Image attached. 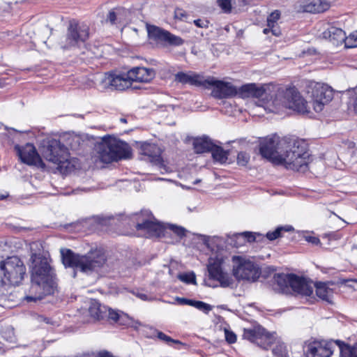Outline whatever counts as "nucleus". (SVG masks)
Instances as JSON below:
<instances>
[{
    "mask_svg": "<svg viewBox=\"0 0 357 357\" xmlns=\"http://www.w3.org/2000/svg\"><path fill=\"white\" fill-rule=\"evenodd\" d=\"M337 347V340H314V357H331Z\"/></svg>",
    "mask_w": 357,
    "mask_h": 357,
    "instance_id": "23",
    "label": "nucleus"
},
{
    "mask_svg": "<svg viewBox=\"0 0 357 357\" xmlns=\"http://www.w3.org/2000/svg\"><path fill=\"white\" fill-rule=\"evenodd\" d=\"M323 36L324 38H328L334 45L337 46L344 43L346 46L347 36L342 29L332 26L324 31Z\"/></svg>",
    "mask_w": 357,
    "mask_h": 357,
    "instance_id": "24",
    "label": "nucleus"
},
{
    "mask_svg": "<svg viewBox=\"0 0 357 357\" xmlns=\"http://www.w3.org/2000/svg\"><path fill=\"white\" fill-rule=\"evenodd\" d=\"M244 4H247L249 2V0H241Z\"/></svg>",
    "mask_w": 357,
    "mask_h": 357,
    "instance_id": "61",
    "label": "nucleus"
},
{
    "mask_svg": "<svg viewBox=\"0 0 357 357\" xmlns=\"http://www.w3.org/2000/svg\"><path fill=\"white\" fill-rule=\"evenodd\" d=\"M174 16H175V18H176V19L183 20L184 18L186 17V13L182 9L178 8V9H176V10L174 12Z\"/></svg>",
    "mask_w": 357,
    "mask_h": 357,
    "instance_id": "51",
    "label": "nucleus"
},
{
    "mask_svg": "<svg viewBox=\"0 0 357 357\" xmlns=\"http://www.w3.org/2000/svg\"><path fill=\"white\" fill-rule=\"evenodd\" d=\"M168 228L179 237L185 236L186 230L182 227L176 225H169Z\"/></svg>",
    "mask_w": 357,
    "mask_h": 357,
    "instance_id": "44",
    "label": "nucleus"
},
{
    "mask_svg": "<svg viewBox=\"0 0 357 357\" xmlns=\"http://www.w3.org/2000/svg\"><path fill=\"white\" fill-rule=\"evenodd\" d=\"M25 274L26 267L18 257H8L0 261V282L2 285H18Z\"/></svg>",
    "mask_w": 357,
    "mask_h": 357,
    "instance_id": "6",
    "label": "nucleus"
},
{
    "mask_svg": "<svg viewBox=\"0 0 357 357\" xmlns=\"http://www.w3.org/2000/svg\"><path fill=\"white\" fill-rule=\"evenodd\" d=\"M102 84L105 88L123 91L131 86L128 73L115 74L113 73H107Z\"/></svg>",
    "mask_w": 357,
    "mask_h": 357,
    "instance_id": "20",
    "label": "nucleus"
},
{
    "mask_svg": "<svg viewBox=\"0 0 357 357\" xmlns=\"http://www.w3.org/2000/svg\"><path fill=\"white\" fill-rule=\"evenodd\" d=\"M357 47V30L351 33L346 40V47L354 48Z\"/></svg>",
    "mask_w": 357,
    "mask_h": 357,
    "instance_id": "40",
    "label": "nucleus"
},
{
    "mask_svg": "<svg viewBox=\"0 0 357 357\" xmlns=\"http://www.w3.org/2000/svg\"><path fill=\"white\" fill-rule=\"evenodd\" d=\"M291 230H293L291 226L279 227L275 231L268 232L266 236L268 240L273 241L281 236L282 231H289Z\"/></svg>",
    "mask_w": 357,
    "mask_h": 357,
    "instance_id": "37",
    "label": "nucleus"
},
{
    "mask_svg": "<svg viewBox=\"0 0 357 357\" xmlns=\"http://www.w3.org/2000/svg\"><path fill=\"white\" fill-rule=\"evenodd\" d=\"M303 349V357H312V341L311 340H307L304 342Z\"/></svg>",
    "mask_w": 357,
    "mask_h": 357,
    "instance_id": "42",
    "label": "nucleus"
},
{
    "mask_svg": "<svg viewBox=\"0 0 357 357\" xmlns=\"http://www.w3.org/2000/svg\"><path fill=\"white\" fill-rule=\"evenodd\" d=\"M250 155L246 152L241 151L238 153L237 163L241 166H245L250 160Z\"/></svg>",
    "mask_w": 357,
    "mask_h": 357,
    "instance_id": "41",
    "label": "nucleus"
},
{
    "mask_svg": "<svg viewBox=\"0 0 357 357\" xmlns=\"http://www.w3.org/2000/svg\"><path fill=\"white\" fill-rule=\"evenodd\" d=\"M291 230H293L291 226L279 227L275 231L268 232L266 236L268 240L273 241L281 236L282 231H289Z\"/></svg>",
    "mask_w": 357,
    "mask_h": 357,
    "instance_id": "36",
    "label": "nucleus"
},
{
    "mask_svg": "<svg viewBox=\"0 0 357 357\" xmlns=\"http://www.w3.org/2000/svg\"><path fill=\"white\" fill-rule=\"evenodd\" d=\"M213 144L208 137L196 138L193 141V148L196 153L209 152Z\"/></svg>",
    "mask_w": 357,
    "mask_h": 357,
    "instance_id": "28",
    "label": "nucleus"
},
{
    "mask_svg": "<svg viewBox=\"0 0 357 357\" xmlns=\"http://www.w3.org/2000/svg\"><path fill=\"white\" fill-rule=\"evenodd\" d=\"M89 36V26L84 22L72 20L69 22L63 47L69 48L84 43Z\"/></svg>",
    "mask_w": 357,
    "mask_h": 357,
    "instance_id": "11",
    "label": "nucleus"
},
{
    "mask_svg": "<svg viewBox=\"0 0 357 357\" xmlns=\"http://www.w3.org/2000/svg\"><path fill=\"white\" fill-rule=\"evenodd\" d=\"M209 152H211L213 160L220 164L226 162L228 159L229 152L225 151L221 146L213 144Z\"/></svg>",
    "mask_w": 357,
    "mask_h": 357,
    "instance_id": "31",
    "label": "nucleus"
},
{
    "mask_svg": "<svg viewBox=\"0 0 357 357\" xmlns=\"http://www.w3.org/2000/svg\"><path fill=\"white\" fill-rule=\"evenodd\" d=\"M261 237V235L259 233L244 231L234 235V238L237 241L234 243L236 247L243 245L245 242H254L257 241V238Z\"/></svg>",
    "mask_w": 357,
    "mask_h": 357,
    "instance_id": "29",
    "label": "nucleus"
},
{
    "mask_svg": "<svg viewBox=\"0 0 357 357\" xmlns=\"http://www.w3.org/2000/svg\"><path fill=\"white\" fill-rule=\"evenodd\" d=\"M15 149L17 150V155L23 163L45 168V163L42 160L36 147L32 144L27 143L23 146L17 145Z\"/></svg>",
    "mask_w": 357,
    "mask_h": 357,
    "instance_id": "16",
    "label": "nucleus"
},
{
    "mask_svg": "<svg viewBox=\"0 0 357 357\" xmlns=\"http://www.w3.org/2000/svg\"><path fill=\"white\" fill-rule=\"evenodd\" d=\"M73 141L75 143L78 144H79V139L78 137H74V138L73 139Z\"/></svg>",
    "mask_w": 357,
    "mask_h": 357,
    "instance_id": "57",
    "label": "nucleus"
},
{
    "mask_svg": "<svg viewBox=\"0 0 357 357\" xmlns=\"http://www.w3.org/2000/svg\"><path fill=\"white\" fill-rule=\"evenodd\" d=\"M273 105L275 107L282 105L301 114L309 112L307 102L295 87L278 91L273 100Z\"/></svg>",
    "mask_w": 357,
    "mask_h": 357,
    "instance_id": "8",
    "label": "nucleus"
},
{
    "mask_svg": "<svg viewBox=\"0 0 357 357\" xmlns=\"http://www.w3.org/2000/svg\"><path fill=\"white\" fill-rule=\"evenodd\" d=\"M201 182V180L200 179H196L194 182H193V184L194 185H196V184H198Z\"/></svg>",
    "mask_w": 357,
    "mask_h": 357,
    "instance_id": "59",
    "label": "nucleus"
},
{
    "mask_svg": "<svg viewBox=\"0 0 357 357\" xmlns=\"http://www.w3.org/2000/svg\"><path fill=\"white\" fill-rule=\"evenodd\" d=\"M225 339L229 344H233L236 341V335L231 331L228 330L225 331Z\"/></svg>",
    "mask_w": 357,
    "mask_h": 357,
    "instance_id": "49",
    "label": "nucleus"
},
{
    "mask_svg": "<svg viewBox=\"0 0 357 357\" xmlns=\"http://www.w3.org/2000/svg\"><path fill=\"white\" fill-rule=\"evenodd\" d=\"M208 86H213L211 94L218 99L231 98L238 93L237 89L230 82L217 80L213 77H207Z\"/></svg>",
    "mask_w": 357,
    "mask_h": 357,
    "instance_id": "17",
    "label": "nucleus"
},
{
    "mask_svg": "<svg viewBox=\"0 0 357 357\" xmlns=\"http://www.w3.org/2000/svg\"><path fill=\"white\" fill-rule=\"evenodd\" d=\"M273 289L278 293L310 296L312 290L309 282L304 277L296 274L275 273L271 280Z\"/></svg>",
    "mask_w": 357,
    "mask_h": 357,
    "instance_id": "4",
    "label": "nucleus"
},
{
    "mask_svg": "<svg viewBox=\"0 0 357 357\" xmlns=\"http://www.w3.org/2000/svg\"><path fill=\"white\" fill-rule=\"evenodd\" d=\"M215 241H216V239H215V238H213V239H212V240H211V241H206V243H206V245L208 248H210L213 250V248H212V245H213V243H215Z\"/></svg>",
    "mask_w": 357,
    "mask_h": 357,
    "instance_id": "55",
    "label": "nucleus"
},
{
    "mask_svg": "<svg viewBox=\"0 0 357 357\" xmlns=\"http://www.w3.org/2000/svg\"><path fill=\"white\" fill-rule=\"evenodd\" d=\"M157 337L158 339L165 342L168 344H171V343L181 344L180 341L173 340L171 337L167 335L161 331H157Z\"/></svg>",
    "mask_w": 357,
    "mask_h": 357,
    "instance_id": "43",
    "label": "nucleus"
},
{
    "mask_svg": "<svg viewBox=\"0 0 357 357\" xmlns=\"http://www.w3.org/2000/svg\"><path fill=\"white\" fill-rule=\"evenodd\" d=\"M224 259L220 255L210 257L208 271L209 276L220 282L222 287H233L234 281L232 277L222 269Z\"/></svg>",
    "mask_w": 357,
    "mask_h": 357,
    "instance_id": "12",
    "label": "nucleus"
},
{
    "mask_svg": "<svg viewBox=\"0 0 357 357\" xmlns=\"http://www.w3.org/2000/svg\"><path fill=\"white\" fill-rule=\"evenodd\" d=\"M280 17V13L278 10H275L274 12L271 13L267 18L268 26H273V24H275L279 20Z\"/></svg>",
    "mask_w": 357,
    "mask_h": 357,
    "instance_id": "45",
    "label": "nucleus"
},
{
    "mask_svg": "<svg viewBox=\"0 0 357 357\" xmlns=\"http://www.w3.org/2000/svg\"><path fill=\"white\" fill-rule=\"evenodd\" d=\"M329 239L326 236H323L322 240L319 238L314 236V245H319L321 248L327 249L328 246L330 245Z\"/></svg>",
    "mask_w": 357,
    "mask_h": 357,
    "instance_id": "46",
    "label": "nucleus"
},
{
    "mask_svg": "<svg viewBox=\"0 0 357 357\" xmlns=\"http://www.w3.org/2000/svg\"><path fill=\"white\" fill-rule=\"evenodd\" d=\"M271 29V31L274 36H278L280 35L281 32L279 28L275 27V24L273 26H268Z\"/></svg>",
    "mask_w": 357,
    "mask_h": 357,
    "instance_id": "53",
    "label": "nucleus"
},
{
    "mask_svg": "<svg viewBox=\"0 0 357 357\" xmlns=\"http://www.w3.org/2000/svg\"><path fill=\"white\" fill-rule=\"evenodd\" d=\"M314 285L316 287L317 296L322 300L330 303L332 289L328 288L326 284L323 282H316Z\"/></svg>",
    "mask_w": 357,
    "mask_h": 357,
    "instance_id": "30",
    "label": "nucleus"
},
{
    "mask_svg": "<svg viewBox=\"0 0 357 357\" xmlns=\"http://www.w3.org/2000/svg\"><path fill=\"white\" fill-rule=\"evenodd\" d=\"M31 261L32 289L43 288L45 294H51L54 287L53 273L48 259L40 254H33Z\"/></svg>",
    "mask_w": 357,
    "mask_h": 357,
    "instance_id": "3",
    "label": "nucleus"
},
{
    "mask_svg": "<svg viewBox=\"0 0 357 357\" xmlns=\"http://www.w3.org/2000/svg\"><path fill=\"white\" fill-rule=\"evenodd\" d=\"M233 275L238 280L255 282L260 276V270L257 264L241 256H233Z\"/></svg>",
    "mask_w": 357,
    "mask_h": 357,
    "instance_id": "10",
    "label": "nucleus"
},
{
    "mask_svg": "<svg viewBox=\"0 0 357 357\" xmlns=\"http://www.w3.org/2000/svg\"><path fill=\"white\" fill-rule=\"evenodd\" d=\"M120 121L121 123H126L127 122V119L126 118H121L120 119Z\"/></svg>",
    "mask_w": 357,
    "mask_h": 357,
    "instance_id": "58",
    "label": "nucleus"
},
{
    "mask_svg": "<svg viewBox=\"0 0 357 357\" xmlns=\"http://www.w3.org/2000/svg\"><path fill=\"white\" fill-rule=\"evenodd\" d=\"M71 149H75L76 148H75V147H73V146H71Z\"/></svg>",
    "mask_w": 357,
    "mask_h": 357,
    "instance_id": "63",
    "label": "nucleus"
},
{
    "mask_svg": "<svg viewBox=\"0 0 357 357\" xmlns=\"http://www.w3.org/2000/svg\"><path fill=\"white\" fill-rule=\"evenodd\" d=\"M340 349V357H357V345L351 347L340 340H337Z\"/></svg>",
    "mask_w": 357,
    "mask_h": 357,
    "instance_id": "32",
    "label": "nucleus"
},
{
    "mask_svg": "<svg viewBox=\"0 0 357 357\" xmlns=\"http://www.w3.org/2000/svg\"><path fill=\"white\" fill-rule=\"evenodd\" d=\"M40 151L46 160L57 165L61 169L67 167L65 165L68 161V152L59 140L53 138L43 139Z\"/></svg>",
    "mask_w": 357,
    "mask_h": 357,
    "instance_id": "7",
    "label": "nucleus"
},
{
    "mask_svg": "<svg viewBox=\"0 0 357 357\" xmlns=\"http://www.w3.org/2000/svg\"><path fill=\"white\" fill-rule=\"evenodd\" d=\"M307 241L311 242V241H312V237L309 236V237H307Z\"/></svg>",
    "mask_w": 357,
    "mask_h": 357,
    "instance_id": "62",
    "label": "nucleus"
},
{
    "mask_svg": "<svg viewBox=\"0 0 357 357\" xmlns=\"http://www.w3.org/2000/svg\"><path fill=\"white\" fill-rule=\"evenodd\" d=\"M141 153L147 156L151 162L158 166L162 174L170 171L169 167L164 164L161 158V150L156 144L149 143L142 144Z\"/></svg>",
    "mask_w": 357,
    "mask_h": 357,
    "instance_id": "19",
    "label": "nucleus"
},
{
    "mask_svg": "<svg viewBox=\"0 0 357 357\" xmlns=\"http://www.w3.org/2000/svg\"><path fill=\"white\" fill-rule=\"evenodd\" d=\"M272 352L275 357H289L287 347L283 342H278Z\"/></svg>",
    "mask_w": 357,
    "mask_h": 357,
    "instance_id": "34",
    "label": "nucleus"
},
{
    "mask_svg": "<svg viewBox=\"0 0 357 357\" xmlns=\"http://www.w3.org/2000/svg\"><path fill=\"white\" fill-rule=\"evenodd\" d=\"M89 312L90 315L96 320H102L106 319L107 307L102 305L97 301L93 300L91 302Z\"/></svg>",
    "mask_w": 357,
    "mask_h": 357,
    "instance_id": "27",
    "label": "nucleus"
},
{
    "mask_svg": "<svg viewBox=\"0 0 357 357\" xmlns=\"http://www.w3.org/2000/svg\"><path fill=\"white\" fill-rule=\"evenodd\" d=\"M271 31V29L268 26V28H266L264 29L263 32L265 33V34H267L268 33H269Z\"/></svg>",
    "mask_w": 357,
    "mask_h": 357,
    "instance_id": "56",
    "label": "nucleus"
},
{
    "mask_svg": "<svg viewBox=\"0 0 357 357\" xmlns=\"http://www.w3.org/2000/svg\"><path fill=\"white\" fill-rule=\"evenodd\" d=\"M42 298H43L42 296H26L24 299L27 302H31V301H36L40 300Z\"/></svg>",
    "mask_w": 357,
    "mask_h": 357,
    "instance_id": "52",
    "label": "nucleus"
},
{
    "mask_svg": "<svg viewBox=\"0 0 357 357\" xmlns=\"http://www.w3.org/2000/svg\"><path fill=\"white\" fill-rule=\"evenodd\" d=\"M298 11L302 13L312 12V0H302L298 6Z\"/></svg>",
    "mask_w": 357,
    "mask_h": 357,
    "instance_id": "39",
    "label": "nucleus"
},
{
    "mask_svg": "<svg viewBox=\"0 0 357 357\" xmlns=\"http://www.w3.org/2000/svg\"><path fill=\"white\" fill-rule=\"evenodd\" d=\"M194 24L197 26L200 27V28H207L208 26L209 22H208V21L205 20L198 19V20H194Z\"/></svg>",
    "mask_w": 357,
    "mask_h": 357,
    "instance_id": "50",
    "label": "nucleus"
},
{
    "mask_svg": "<svg viewBox=\"0 0 357 357\" xmlns=\"http://www.w3.org/2000/svg\"><path fill=\"white\" fill-rule=\"evenodd\" d=\"M330 7L331 3L327 0H314V14L324 13Z\"/></svg>",
    "mask_w": 357,
    "mask_h": 357,
    "instance_id": "35",
    "label": "nucleus"
},
{
    "mask_svg": "<svg viewBox=\"0 0 357 357\" xmlns=\"http://www.w3.org/2000/svg\"><path fill=\"white\" fill-rule=\"evenodd\" d=\"M61 259L66 267H71L89 273L101 267L105 262V256L100 250H95L86 255L75 254L69 249L61 250Z\"/></svg>",
    "mask_w": 357,
    "mask_h": 357,
    "instance_id": "2",
    "label": "nucleus"
},
{
    "mask_svg": "<svg viewBox=\"0 0 357 357\" xmlns=\"http://www.w3.org/2000/svg\"><path fill=\"white\" fill-rule=\"evenodd\" d=\"M218 6L226 13H229L231 10V0H218Z\"/></svg>",
    "mask_w": 357,
    "mask_h": 357,
    "instance_id": "47",
    "label": "nucleus"
},
{
    "mask_svg": "<svg viewBox=\"0 0 357 357\" xmlns=\"http://www.w3.org/2000/svg\"><path fill=\"white\" fill-rule=\"evenodd\" d=\"M100 160L104 163H111L121 159L129 158L131 155L129 145L115 137L105 136L98 146Z\"/></svg>",
    "mask_w": 357,
    "mask_h": 357,
    "instance_id": "5",
    "label": "nucleus"
},
{
    "mask_svg": "<svg viewBox=\"0 0 357 357\" xmlns=\"http://www.w3.org/2000/svg\"><path fill=\"white\" fill-rule=\"evenodd\" d=\"M333 98V89L326 84L317 82L314 85V111L321 112Z\"/></svg>",
    "mask_w": 357,
    "mask_h": 357,
    "instance_id": "15",
    "label": "nucleus"
},
{
    "mask_svg": "<svg viewBox=\"0 0 357 357\" xmlns=\"http://www.w3.org/2000/svg\"><path fill=\"white\" fill-rule=\"evenodd\" d=\"M308 144L305 139L295 137L280 139L278 135L268 137L260 142L259 152L262 157L277 165L302 173L310 169Z\"/></svg>",
    "mask_w": 357,
    "mask_h": 357,
    "instance_id": "1",
    "label": "nucleus"
},
{
    "mask_svg": "<svg viewBox=\"0 0 357 357\" xmlns=\"http://www.w3.org/2000/svg\"><path fill=\"white\" fill-rule=\"evenodd\" d=\"M137 221V230L145 231L149 237H160L163 234V225L155 220L150 211H142L141 214L138 216Z\"/></svg>",
    "mask_w": 357,
    "mask_h": 357,
    "instance_id": "13",
    "label": "nucleus"
},
{
    "mask_svg": "<svg viewBox=\"0 0 357 357\" xmlns=\"http://www.w3.org/2000/svg\"><path fill=\"white\" fill-rule=\"evenodd\" d=\"M175 300L179 305H188L192 306L206 314H208L212 310V306L211 305L206 303L203 301H195L178 296L175 298Z\"/></svg>",
    "mask_w": 357,
    "mask_h": 357,
    "instance_id": "26",
    "label": "nucleus"
},
{
    "mask_svg": "<svg viewBox=\"0 0 357 357\" xmlns=\"http://www.w3.org/2000/svg\"><path fill=\"white\" fill-rule=\"evenodd\" d=\"M106 318L109 321H113L114 322H117L119 319V314L116 311H114V310L107 307V313Z\"/></svg>",
    "mask_w": 357,
    "mask_h": 357,
    "instance_id": "48",
    "label": "nucleus"
},
{
    "mask_svg": "<svg viewBox=\"0 0 357 357\" xmlns=\"http://www.w3.org/2000/svg\"><path fill=\"white\" fill-rule=\"evenodd\" d=\"M127 73L130 84L132 82H149L155 75V70L153 68L144 67H134L129 70Z\"/></svg>",
    "mask_w": 357,
    "mask_h": 357,
    "instance_id": "21",
    "label": "nucleus"
},
{
    "mask_svg": "<svg viewBox=\"0 0 357 357\" xmlns=\"http://www.w3.org/2000/svg\"><path fill=\"white\" fill-rule=\"evenodd\" d=\"M243 97L263 98L266 91L261 86H257L255 84L243 85L239 89Z\"/></svg>",
    "mask_w": 357,
    "mask_h": 357,
    "instance_id": "25",
    "label": "nucleus"
},
{
    "mask_svg": "<svg viewBox=\"0 0 357 357\" xmlns=\"http://www.w3.org/2000/svg\"><path fill=\"white\" fill-rule=\"evenodd\" d=\"M273 105L275 107L282 105L301 114L309 112L307 102L295 87L278 91L273 100Z\"/></svg>",
    "mask_w": 357,
    "mask_h": 357,
    "instance_id": "9",
    "label": "nucleus"
},
{
    "mask_svg": "<svg viewBox=\"0 0 357 357\" xmlns=\"http://www.w3.org/2000/svg\"><path fill=\"white\" fill-rule=\"evenodd\" d=\"M126 10L123 8H116L109 10L107 14V21L112 24H114L116 22L121 20V16L126 13Z\"/></svg>",
    "mask_w": 357,
    "mask_h": 357,
    "instance_id": "33",
    "label": "nucleus"
},
{
    "mask_svg": "<svg viewBox=\"0 0 357 357\" xmlns=\"http://www.w3.org/2000/svg\"><path fill=\"white\" fill-rule=\"evenodd\" d=\"M174 80L183 84H190L197 86L207 87V77L205 78L202 75L193 72L188 73L178 72L175 74Z\"/></svg>",
    "mask_w": 357,
    "mask_h": 357,
    "instance_id": "22",
    "label": "nucleus"
},
{
    "mask_svg": "<svg viewBox=\"0 0 357 357\" xmlns=\"http://www.w3.org/2000/svg\"><path fill=\"white\" fill-rule=\"evenodd\" d=\"M146 28L148 36L151 40L157 42H167L173 45H181L183 43L182 38L158 26L147 24Z\"/></svg>",
    "mask_w": 357,
    "mask_h": 357,
    "instance_id": "18",
    "label": "nucleus"
},
{
    "mask_svg": "<svg viewBox=\"0 0 357 357\" xmlns=\"http://www.w3.org/2000/svg\"><path fill=\"white\" fill-rule=\"evenodd\" d=\"M178 279L186 284H196V276L193 272L178 274Z\"/></svg>",
    "mask_w": 357,
    "mask_h": 357,
    "instance_id": "38",
    "label": "nucleus"
},
{
    "mask_svg": "<svg viewBox=\"0 0 357 357\" xmlns=\"http://www.w3.org/2000/svg\"><path fill=\"white\" fill-rule=\"evenodd\" d=\"M243 337L265 350L268 349L275 340L273 335L261 326H257L252 329H245L243 333Z\"/></svg>",
    "mask_w": 357,
    "mask_h": 357,
    "instance_id": "14",
    "label": "nucleus"
},
{
    "mask_svg": "<svg viewBox=\"0 0 357 357\" xmlns=\"http://www.w3.org/2000/svg\"><path fill=\"white\" fill-rule=\"evenodd\" d=\"M137 297H138L139 298L143 300V301H147L149 298H148V296L144 293H142V292H136V293H134Z\"/></svg>",
    "mask_w": 357,
    "mask_h": 357,
    "instance_id": "54",
    "label": "nucleus"
},
{
    "mask_svg": "<svg viewBox=\"0 0 357 357\" xmlns=\"http://www.w3.org/2000/svg\"><path fill=\"white\" fill-rule=\"evenodd\" d=\"M349 148H353V147H354V142H349Z\"/></svg>",
    "mask_w": 357,
    "mask_h": 357,
    "instance_id": "60",
    "label": "nucleus"
}]
</instances>
